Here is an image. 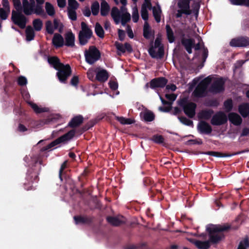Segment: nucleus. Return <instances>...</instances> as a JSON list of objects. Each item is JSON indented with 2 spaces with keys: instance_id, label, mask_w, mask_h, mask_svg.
Segmentation results:
<instances>
[{
  "instance_id": "f257e3e1",
  "label": "nucleus",
  "mask_w": 249,
  "mask_h": 249,
  "mask_svg": "<svg viewBox=\"0 0 249 249\" xmlns=\"http://www.w3.org/2000/svg\"><path fill=\"white\" fill-rule=\"evenodd\" d=\"M75 135V130L71 129L67 133L58 137L45 146L43 147L40 151L39 155H35L31 158V162L29 163V166H32L31 168L28 170L26 179L27 183H24L25 189L27 190L32 189L33 186L31 183L37 182L39 180L38 175L41 170L40 165L42 164V160L40 156L42 153L49 150L51 148L62 143H66L71 140Z\"/></svg>"
},
{
  "instance_id": "f03ea898",
  "label": "nucleus",
  "mask_w": 249,
  "mask_h": 249,
  "mask_svg": "<svg viewBox=\"0 0 249 249\" xmlns=\"http://www.w3.org/2000/svg\"><path fill=\"white\" fill-rule=\"evenodd\" d=\"M193 48H175L174 49V52L178 53V55H183L188 60H191V58L187 55L185 52L184 49L188 54H191L193 53L192 49ZM194 54L192 59L195 58H198L199 61L201 62V64H200L199 67L202 68L204 65V63L208 56V50L207 48H194Z\"/></svg>"
},
{
  "instance_id": "7ed1b4c3",
  "label": "nucleus",
  "mask_w": 249,
  "mask_h": 249,
  "mask_svg": "<svg viewBox=\"0 0 249 249\" xmlns=\"http://www.w3.org/2000/svg\"><path fill=\"white\" fill-rule=\"evenodd\" d=\"M231 229L229 225H212L207 227L206 230L208 232L210 243L214 244H217L225 238L224 231H228Z\"/></svg>"
},
{
  "instance_id": "20e7f679",
  "label": "nucleus",
  "mask_w": 249,
  "mask_h": 249,
  "mask_svg": "<svg viewBox=\"0 0 249 249\" xmlns=\"http://www.w3.org/2000/svg\"><path fill=\"white\" fill-rule=\"evenodd\" d=\"M111 16L116 24L121 22L123 26L131 19L130 14L127 12V9L124 6L121 7V11L117 8L113 7L111 10Z\"/></svg>"
},
{
  "instance_id": "39448f33",
  "label": "nucleus",
  "mask_w": 249,
  "mask_h": 249,
  "mask_svg": "<svg viewBox=\"0 0 249 249\" xmlns=\"http://www.w3.org/2000/svg\"><path fill=\"white\" fill-rule=\"evenodd\" d=\"M178 105L182 107L184 113L190 118H193L196 115V105L193 102H188L187 98H183L178 101Z\"/></svg>"
},
{
  "instance_id": "423d86ee",
  "label": "nucleus",
  "mask_w": 249,
  "mask_h": 249,
  "mask_svg": "<svg viewBox=\"0 0 249 249\" xmlns=\"http://www.w3.org/2000/svg\"><path fill=\"white\" fill-rule=\"evenodd\" d=\"M212 81L211 77L209 76L202 80L196 86L193 92L194 95L196 97H203L206 95L208 85Z\"/></svg>"
},
{
  "instance_id": "0eeeda50",
  "label": "nucleus",
  "mask_w": 249,
  "mask_h": 249,
  "mask_svg": "<svg viewBox=\"0 0 249 249\" xmlns=\"http://www.w3.org/2000/svg\"><path fill=\"white\" fill-rule=\"evenodd\" d=\"M81 30L79 33L78 37L81 45H85L92 35V31L90 28L84 22L81 24Z\"/></svg>"
},
{
  "instance_id": "6e6552de",
  "label": "nucleus",
  "mask_w": 249,
  "mask_h": 249,
  "mask_svg": "<svg viewBox=\"0 0 249 249\" xmlns=\"http://www.w3.org/2000/svg\"><path fill=\"white\" fill-rule=\"evenodd\" d=\"M86 62L90 65L94 64L101 58V53L97 48H89L85 51Z\"/></svg>"
},
{
  "instance_id": "1a4fd4ad",
  "label": "nucleus",
  "mask_w": 249,
  "mask_h": 249,
  "mask_svg": "<svg viewBox=\"0 0 249 249\" xmlns=\"http://www.w3.org/2000/svg\"><path fill=\"white\" fill-rule=\"evenodd\" d=\"M56 76L59 81L62 83H66L68 78L71 74V68L69 64L64 65L57 70Z\"/></svg>"
},
{
  "instance_id": "9d476101",
  "label": "nucleus",
  "mask_w": 249,
  "mask_h": 249,
  "mask_svg": "<svg viewBox=\"0 0 249 249\" xmlns=\"http://www.w3.org/2000/svg\"><path fill=\"white\" fill-rule=\"evenodd\" d=\"M227 115L222 111H218L213 115L211 123L213 125H221L227 123Z\"/></svg>"
},
{
  "instance_id": "9b49d317",
  "label": "nucleus",
  "mask_w": 249,
  "mask_h": 249,
  "mask_svg": "<svg viewBox=\"0 0 249 249\" xmlns=\"http://www.w3.org/2000/svg\"><path fill=\"white\" fill-rule=\"evenodd\" d=\"M182 43L185 47H201L204 45L201 39L199 36H196L194 39H192L189 36L183 37L182 39Z\"/></svg>"
},
{
  "instance_id": "f8f14e48",
  "label": "nucleus",
  "mask_w": 249,
  "mask_h": 249,
  "mask_svg": "<svg viewBox=\"0 0 249 249\" xmlns=\"http://www.w3.org/2000/svg\"><path fill=\"white\" fill-rule=\"evenodd\" d=\"M225 81L223 78L220 77L215 80L211 85L209 90L213 93H218L223 91L224 88Z\"/></svg>"
},
{
  "instance_id": "ddd939ff",
  "label": "nucleus",
  "mask_w": 249,
  "mask_h": 249,
  "mask_svg": "<svg viewBox=\"0 0 249 249\" xmlns=\"http://www.w3.org/2000/svg\"><path fill=\"white\" fill-rule=\"evenodd\" d=\"M168 80L164 77L155 78L150 82V88L155 89L157 88H163L167 84Z\"/></svg>"
},
{
  "instance_id": "4468645a",
  "label": "nucleus",
  "mask_w": 249,
  "mask_h": 249,
  "mask_svg": "<svg viewBox=\"0 0 249 249\" xmlns=\"http://www.w3.org/2000/svg\"><path fill=\"white\" fill-rule=\"evenodd\" d=\"M189 0H179L178 2V6L180 10L178 11L176 16L178 18L180 17L182 13L189 15L191 13V11L189 9Z\"/></svg>"
},
{
  "instance_id": "2eb2a0df",
  "label": "nucleus",
  "mask_w": 249,
  "mask_h": 249,
  "mask_svg": "<svg viewBox=\"0 0 249 249\" xmlns=\"http://www.w3.org/2000/svg\"><path fill=\"white\" fill-rule=\"evenodd\" d=\"M12 20L15 24L18 25L21 28H24L26 25V18L20 13H18L15 11H12Z\"/></svg>"
},
{
  "instance_id": "dca6fc26",
  "label": "nucleus",
  "mask_w": 249,
  "mask_h": 249,
  "mask_svg": "<svg viewBox=\"0 0 249 249\" xmlns=\"http://www.w3.org/2000/svg\"><path fill=\"white\" fill-rule=\"evenodd\" d=\"M164 48H148V52L150 56L156 59H161L163 58L165 51Z\"/></svg>"
},
{
  "instance_id": "f3484780",
  "label": "nucleus",
  "mask_w": 249,
  "mask_h": 249,
  "mask_svg": "<svg viewBox=\"0 0 249 249\" xmlns=\"http://www.w3.org/2000/svg\"><path fill=\"white\" fill-rule=\"evenodd\" d=\"M75 224H91L94 220V217L87 215H76L73 217Z\"/></svg>"
},
{
  "instance_id": "a211bd4d",
  "label": "nucleus",
  "mask_w": 249,
  "mask_h": 249,
  "mask_svg": "<svg viewBox=\"0 0 249 249\" xmlns=\"http://www.w3.org/2000/svg\"><path fill=\"white\" fill-rule=\"evenodd\" d=\"M198 131L202 134L209 135L212 132V126L204 121H200L197 126Z\"/></svg>"
},
{
  "instance_id": "6ab92c4d",
  "label": "nucleus",
  "mask_w": 249,
  "mask_h": 249,
  "mask_svg": "<svg viewBox=\"0 0 249 249\" xmlns=\"http://www.w3.org/2000/svg\"><path fill=\"white\" fill-rule=\"evenodd\" d=\"M96 73L95 79L101 83H104L107 81L109 76L108 71L105 69L97 68Z\"/></svg>"
},
{
  "instance_id": "aec40b11",
  "label": "nucleus",
  "mask_w": 249,
  "mask_h": 249,
  "mask_svg": "<svg viewBox=\"0 0 249 249\" xmlns=\"http://www.w3.org/2000/svg\"><path fill=\"white\" fill-rule=\"evenodd\" d=\"M231 47H245L249 46V38L240 37L232 39L230 42Z\"/></svg>"
},
{
  "instance_id": "412c9836",
  "label": "nucleus",
  "mask_w": 249,
  "mask_h": 249,
  "mask_svg": "<svg viewBox=\"0 0 249 249\" xmlns=\"http://www.w3.org/2000/svg\"><path fill=\"white\" fill-rule=\"evenodd\" d=\"M133 51V48H114L111 50L114 55L118 58L123 55H125L126 53H130Z\"/></svg>"
},
{
  "instance_id": "4be33fe9",
  "label": "nucleus",
  "mask_w": 249,
  "mask_h": 249,
  "mask_svg": "<svg viewBox=\"0 0 249 249\" xmlns=\"http://www.w3.org/2000/svg\"><path fill=\"white\" fill-rule=\"evenodd\" d=\"M107 222L113 226H119L125 223V220L123 216L122 219L117 217L108 216L106 218Z\"/></svg>"
},
{
  "instance_id": "5701e85b",
  "label": "nucleus",
  "mask_w": 249,
  "mask_h": 249,
  "mask_svg": "<svg viewBox=\"0 0 249 249\" xmlns=\"http://www.w3.org/2000/svg\"><path fill=\"white\" fill-rule=\"evenodd\" d=\"M84 118L81 115H78L73 117L68 124V126L75 128L80 126L83 122Z\"/></svg>"
},
{
  "instance_id": "b1692460",
  "label": "nucleus",
  "mask_w": 249,
  "mask_h": 249,
  "mask_svg": "<svg viewBox=\"0 0 249 249\" xmlns=\"http://www.w3.org/2000/svg\"><path fill=\"white\" fill-rule=\"evenodd\" d=\"M189 241L199 249H208L210 247V242L208 241H201L195 239H190Z\"/></svg>"
},
{
  "instance_id": "393cba45",
  "label": "nucleus",
  "mask_w": 249,
  "mask_h": 249,
  "mask_svg": "<svg viewBox=\"0 0 249 249\" xmlns=\"http://www.w3.org/2000/svg\"><path fill=\"white\" fill-rule=\"evenodd\" d=\"M228 118L230 122L235 125H239L242 122L241 117L236 113L231 112L229 113Z\"/></svg>"
},
{
  "instance_id": "a878e982",
  "label": "nucleus",
  "mask_w": 249,
  "mask_h": 249,
  "mask_svg": "<svg viewBox=\"0 0 249 249\" xmlns=\"http://www.w3.org/2000/svg\"><path fill=\"white\" fill-rule=\"evenodd\" d=\"M48 61L56 70L61 67L64 66V64L60 62L59 59L57 56L48 57Z\"/></svg>"
},
{
  "instance_id": "bb28decb",
  "label": "nucleus",
  "mask_w": 249,
  "mask_h": 249,
  "mask_svg": "<svg viewBox=\"0 0 249 249\" xmlns=\"http://www.w3.org/2000/svg\"><path fill=\"white\" fill-rule=\"evenodd\" d=\"M65 40L64 45L73 46L75 42V36L71 31H68L65 35Z\"/></svg>"
},
{
  "instance_id": "cd10ccee",
  "label": "nucleus",
  "mask_w": 249,
  "mask_h": 249,
  "mask_svg": "<svg viewBox=\"0 0 249 249\" xmlns=\"http://www.w3.org/2000/svg\"><path fill=\"white\" fill-rule=\"evenodd\" d=\"M52 43L55 47H62L64 45V38L61 35L56 33L52 38Z\"/></svg>"
},
{
  "instance_id": "c85d7f7f",
  "label": "nucleus",
  "mask_w": 249,
  "mask_h": 249,
  "mask_svg": "<svg viewBox=\"0 0 249 249\" xmlns=\"http://www.w3.org/2000/svg\"><path fill=\"white\" fill-rule=\"evenodd\" d=\"M143 36L146 38H151L154 36V31L151 29L147 21H145L143 25Z\"/></svg>"
},
{
  "instance_id": "c756f323",
  "label": "nucleus",
  "mask_w": 249,
  "mask_h": 249,
  "mask_svg": "<svg viewBox=\"0 0 249 249\" xmlns=\"http://www.w3.org/2000/svg\"><path fill=\"white\" fill-rule=\"evenodd\" d=\"M238 111L243 117L246 118L249 115V104L243 103L238 107Z\"/></svg>"
},
{
  "instance_id": "7c9ffc66",
  "label": "nucleus",
  "mask_w": 249,
  "mask_h": 249,
  "mask_svg": "<svg viewBox=\"0 0 249 249\" xmlns=\"http://www.w3.org/2000/svg\"><path fill=\"white\" fill-rule=\"evenodd\" d=\"M212 109L203 110L198 114V117L201 119L208 120L210 119L213 114Z\"/></svg>"
},
{
  "instance_id": "2f4dec72",
  "label": "nucleus",
  "mask_w": 249,
  "mask_h": 249,
  "mask_svg": "<svg viewBox=\"0 0 249 249\" xmlns=\"http://www.w3.org/2000/svg\"><path fill=\"white\" fill-rule=\"evenodd\" d=\"M152 11L153 16L157 22H160V21L161 16V10L159 5H156L152 8Z\"/></svg>"
},
{
  "instance_id": "473e14b6",
  "label": "nucleus",
  "mask_w": 249,
  "mask_h": 249,
  "mask_svg": "<svg viewBox=\"0 0 249 249\" xmlns=\"http://www.w3.org/2000/svg\"><path fill=\"white\" fill-rule=\"evenodd\" d=\"M27 103L36 113H41L42 112H48L49 110L48 108L40 107H38L36 104L32 102H28Z\"/></svg>"
},
{
  "instance_id": "72a5a7b5",
  "label": "nucleus",
  "mask_w": 249,
  "mask_h": 249,
  "mask_svg": "<svg viewBox=\"0 0 249 249\" xmlns=\"http://www.w3.org/2000/svg\"><path fill=\"white\" fill-rule=\"evenodd\" d=\"M23 11L26 15H31L33 13V5L29 4L27 0L22 1Z\"/></svg>"
},
{
  "instance_id": "f704fd0d",
  "label": "nucleus",
  "mask_w": 249,
  "mask_h": 249,
  "mask_svg": "<svg viewBox=\"0 0 249 249\" xmlns=\"http://www.w3.org/2000/svg\"><path fill=\"white\" fill-rule=\"evenodd\" d=\"M142 118L145 122H152L155 118V114L150 110H146L143 113Z\"/></svg>"
},
{
  "instance_id": "c9c22d12",
  "label": "nucleus",
  "mask_w": 249,
  "mask_h": 249,
  "mask_svg": "<svg viewBox=\"0 0 249 249\" xmlns=\"http://www.w3.org/2000/svg\"><path fill=\"white\" fill-rule=\"evenodd\" d=\"M205 154L215 157H231V155L230 154L223 153L219 152L216 151H207L205 153Z\"/></svg>"
},
{
  "instance_id": "e433bc0d",
  "label": "nucleus",
  "mask_w": 249,
  "mask_h": 249,
  "mask_svg": "<svg viewBox=\"0 0 249 249\" xmlns=\"http://www.w3.org/2000/svg\"><path fill=\"white\" fill-rule=\"evenodd\" d=\"M95 32L97 36L100 38H103L104 36V31L102 26L98 22L95 25Z\"/></svg>"
},
{
  "instance_id": "4c0bfd02",
  "label": "nucleus",
  "mask_w": 249,
  "mask_h": 249,
  "mask_svg": "<svg viewBox=\"0 0 249 249\" xmlns=\"http://www.w3.org/2000/svg\"><path fill=\"white\" fill-rule=\"evenodd\" d=\"M101 14L102 16L107 15L109 10L108 4L105 0L102 1L101 4Z\"/></svg>"
},
{
  "instance_id": "58836bf2",
  "label": "nucleus",
  "mask_w": 249,
  "mask_h": 249,
  "mask_svg": "<svg viewBox=\"0 0 249 249\" xmlns=\"http://www.w3.org/2000/svg\"><path fill=\"white\" fill-rule=\"evenodd\" d=\"M166 30L167 38L170 42H173L175 40L174 33L169 25H166Z\"/></svg>"
},
{
  "instance_id": "ea45409f",
  "label": "nucleus",
  "mask_w": 249,
  "mask_h": 249,
  "mask_svg": "<svg viewBox=\"0 0 249 249\" xmlns=\"http://www.w3.org/2000/svg\"><path fill=\"white\" fill-rule=\"evenodd\" d=\"M249 247V238L246 237L240 242L237 249H247Z\"/></svg>"
},
{
  "instance_id": "a19ab883",
  "label": "nucleus",
  "mask_w": 249,
  "mask_h": 249,
  "mask_svg": "<svg viewBox=\"0 0 249 249\" xmlns=\"http://www.w3.org/2000/svg\"><path fill=\"white\" fill-rule=\"evenodd\" d=\"M26 39L31 41L33 39L35 34L33 29L31 27L28 26L26 29Z\"/></svg>"
},
{
  "instance_id": "79ce46f5",
  "label": "nucleus",
  "mask_w": 249,
  "mask_h": 249,
  "mask_svg": "<svg viewBox=\"0 0 249 249\" xmlns=\"http://www.w3.org/2000/svg\"><path fill=\"white\" fill-rule=\"evenodd\" d=\"M45 9L47 14L50 16H53L55 14V10L53 6L49 2L45 4Z\"/></svg>"
},
{
  "instance_id": "37998d69",
  "label": "nucleus",
  "mask_w": 249,
  "mask_h": 249,
  "mask_svg": "<svg viewBox=\"0 0 249 249\" xmlns=\"http://www.w3.org/2000/svg\"><path fill=\"white\" fill-rule=\"evenodd\" d=\"M224 106L226 112L231 111L233 107V103L231 99L226 100L224 103Z\"/></svg>"
},
{
  "instance_id": "c03bdc74",
  "label": "nucleus",
  "mask_w": 249,
  "mask_h": 249,
  "mask_svg": "<svg viewBox=\"0 0 249 249\" xmlns=\"http://www.w3.org/2000/svg\"><path fill=\"white\" fill-rule=\"evenodd\" d=\"M178 119L179 120L180 122L183 124L187 126H193V122L192 120L187 119L186 117L184 116H178Z\"/></svg>"
},
{
  "instance_id": "a18cd8bd",
  "label": "nucleus",
  "mask_w": 249,
  "mask_h": 249,
  "mask_svg": "<svg viewBox=\"0 0 249 249\" xmlns=\"http://www.w3.org/2000/svg\"><path fill=\"white\" fill-rule=\"evenodd\" d=\"M230 1L232 4L235 5L249 7V0H230Z\"/></svg>"
},
{
  "instance_id": "49530a36",
  "label": "nucleus",
  "mask_w": 249,
  "mask_h": 249,
  "mask_svg": "<svg viewBox=\"0 0 249 249\" xmlns=\"http://www.w3.org/2000/svg\"><path fill=\"white\" fill-rule=\"evenodd\" d=\"M34 29L36 31H40L43 26L42 21L39 19H36L33 22Z\"/></svg>"
},
{
  "instance_id": "de8ad7c7",
  "label": "nucleus",
  "mask_w": 249,
  "mask_h": 249,
  "mask_svg": "<svg viewBox=\"0 0 249 249\" xmlns=\"http://www.w3.org/2000/svg\"><path fill=\"white\" fill-rule=\"evenodd\" d=\"M151 140L154 142L158 144H161L164 142L163 136L158 134L153 135Z\"/></svg>"
},
{
  "instance_id": "09e8293b",
  "label": "nucleus",
  "mask_w": 249,
  "mask_h": 249,
  "mask_svg": "<svg viewBox=\"0 0 249 249\" xmlns=\"http://www.w3.org/2000/svg\"><path fill=\"white\" fill-rule=\"evenodd\" d=\"M97 123L96 120H90L82 128V132H84L92 127H93Z\"/></svg>"
},
{
  "instance_id": "8fccbe9b",
  "label": "nucleus",
  "mask_w": 249,
  "mask_h": 249,
  "mask_svg": "<svg viewBox=\"0 0 249 249\" xmlns=\"http://www.w3.org/2000/svg\"><path fill=\"white\" fill-rule=\"evenodd\" d=\"M132 20L134 22H137L139 18L138 10L136 6L132 8Z\"/></svg>"
},
{
  "instance_id": "3c124183",
  "label": "nucleus",
  "mask_w": 249,
  "mask_h": 249,
  "mask_svg": "<svg viewBox=\"0 0 249 249\" xmlns=\"http://www.w3.org/2000/svg\"><path fill=\"white\" fill-rule=\"evenodd\" d=\"M9 13L10 8H9L8 11L4 8V7L0 8V17L1 19L3 20L6 19Z\"/></svg>"
},
{
  "instance_id": "603ef678",
  "label": "nucleus",
  "mask_w": 249,
  "mask_h": 249,
  "mask_svg": "<svg viewBox=\"0 0 249 249\" xmlns=\"http://www.w3.org/2000/svg\"><path fill=\"white\" fill-rule=\"evenodd\" d=\"M67 160H65L63 163L61 164L60 168L59 169V178L61 181L63 180L62 178V176L64 174V170L67 168Z\"/></svg>"
},
{
  "instance_id": "864d4df0",
  "label": "nucleus",
  "mask_w": 249,
  "mask_h": 249,
  "mask_svg": "<svg viewBox=\"0 0 249 249\" xmlns=\"http://www.w3.org/2000/svg\"><path fill=\"white\" fill-rule=\"evenodd\" d=\"M53 24L55 29H57L58 31L60 33L62 32L63 29V25L59 20L54 19L53 20Z\"/></svg>"
},
{
  "instance_id": "5fc2aeb1",
  "label": "nucleus",
  "mask_w": 249,
  "mask_h": 249,
  "mask_svg": "<svg viewBox=\"0 0 249 249\" xmlns=\"http://www.w3.org/2000/svg\"><path fill=\"white\" fill-rule=\"evenodd\" d=\"M79 6V4L76 0H68V9L76 10Z\"/></svg>"
},
{
  "instance_id": "6e6d98bb",
  "label": "nucleus",
  "mask_w": 249,
  "mask_h": 249,
  "mask_svg": "<svg viewBox=\"0 0 249 249\" xmlns=\"http://www.w3.org/2000/svg\"><path fill=\"white\" fill-rule=\"evenodd\" d=\"M46 28L47 32L50 34H52L54 32L55 29L51 21H47L46 22Z\"/></svg>"
},
{
  "instance_id": "4d7b16f0",
  "label": "nucleus",
  "mask_w": 249,
  "mask_h": 249,
  "mask_svg": "<svg viewBox=\"0 0 249 249\" xmlns=\"http://www.w3.org/2000/svg\"><path fill=\"white\" fill-rule=\"evenodd\" d=\"M18 84L20 86H24L26 85L27 80L26 78L23 76H19L17 79Z\"/></svg>"
},
{
  "instance_id": "13d9d810",
  "label": "nucleus",
  "mask_w": 249,
  "mask_h": 249,
  "mask_svg": "<svg viewBox=\"0 0 249 249\" xmlns=\"http://www.w3.org/2000/svg\"><path fill=\"white\" fill-rule=\"evenodd\" d=\"M141 14L142 18L147 21L148 19V13L147 9H144L143 7L141 8Z\"/></svg>"
},
{
  "instance_id": "bf43d9fd",
  "label": "nucleus",
  "mask_w": 249,
  "mask_h": 249,
  "mask_svg": "<svg viewBox=\"0 0 249 249\" xmlns=\"http://www.w3.org/2000/svg\"><path fill=\"white\" fill-rule=\"evenodd\" d=\"M99 4L97 2H95L93 3L91 6V11L93 15H96L99 11Z\"/></svg>"
},
{
  "instance_id": "052dcab7",
  "label": "nucleus",
  "mask_w": 249,
  "mask_h": 249,
  "mask_svg": "<svg viewBox=\"0 0 249 249\" xmlns=\"http://www.w3.org/2000/svg\"><path fill=\"white\" fill-rule=\"evenodd\" d=\"M146 246V243H142L137 245H131L125 249H143Z\"/></svg>"
},
{
  "instance_id": "680f3d73",
  "label": "nucleus",
  "mask_w": 249,
  "mask_h": 249,
  "mask_svg": "<svg viewBox=\"0 0 249 249\" xmlns=\"http://www.w3.org/2000/svg\"><path fill=\"white\" fill-rule=\"evenodd\" d=\"M68 10L69 18L72 20H75L76 19L75 10L68 9Z\"/></svg>"
},
{
  "instance_id": "e2e57ef3",
  "label": "nucleus",
  "mask_w": 249,
  "mask_h": 249,
  "mask_svg": "<svg viewBox=\"0 0 249 249\" xmlns=\"http://www.w3.org/2000/svg\"><path fill=\"white\" fill-rule=\"evenodd\" d=\"M79 77L78 76H74L72 77L70 81V84L71 86L76 87L79 83Z\"/></svg>"
},
{
  "instance_id": "0e129e2a",
  "label": "nucleus",
  "mask_w": 249,
  "mask_h": 249,
  "mask_svg": "<svg viewBox=\"0 0 249 249\" xmlns=\"http://www.w3.org/2000/svg\"><path fill=\"white\" fill-rule=\"evenodd\" d=\"M56 120V118L53 116H50L48 118L44 119L43 122L44 124H50L54 122Z\"/></svg>"
},
{
  "instance_id": "69168bd1",
  "label": "nucleus",
  "mask_w": 249,
  "mask_h": 249,
  "mask_svg": "<svg viewBox=\"0 0 249 249\" xmlns=\"http://www.w3.org/2000/svg\"><path fill=\"white\" fill-rule=\"evenodd\" d=\"M89 173V170L87 168L85 169L81 174V176L78 177L79 180L81 182H83V178H86L88 176Z\"/></svg>"
},
{
  "instance_id": "338daca9",
  "label": "nucleus",
  "mask_w": 249,
  "mask_h": 249,
  "mask_svg": "<svg viewBox=\"0 0 249 249\" xmlns=\"http://www.w3.org/2000/svg\"><path fill=\"white\" fill-rule=\"evenodd\" d=\"M165 97L168 100L171 102V103L174 101L177 98V95L174 93L172 94H166Z\"/></svg>"
},
{
  "instance_id": "774afa93",
  "label": "nucleus",
  "mask_w": 249,
  "mask_h": 249,
  "mask_svg": "<svg viewBox=\"0 0 249 249\" xmlns=\"http://www.w3.org/2000/svg\"><path fill=\"white\" fill-rule=\"evenodd\" d=\"M109 86L112 90H115L118 88V84L117 82L110 81L109 82Z\"/></svg>"
}]
</instances>
